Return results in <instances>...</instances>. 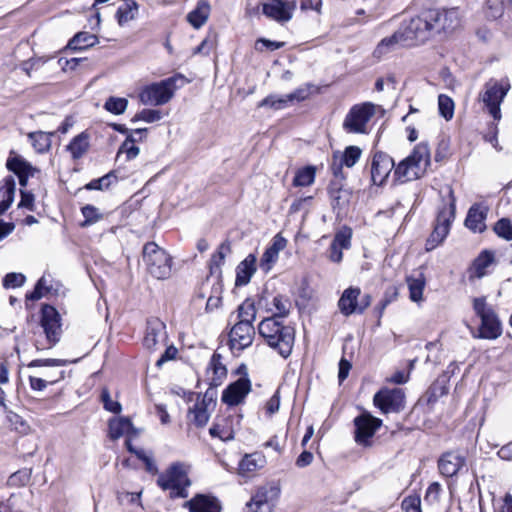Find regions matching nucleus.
<instances>
[{"instance_id": "obj_1", "label": "nucleus", "mask_w": 512, "mask_h": 512, "mask_svg": "<svg viewBox=\"0 0 512 512\" xmlns=\"http://www.w3.org/2000/svg\"><path fill=\"white\" fill-rule=\"evenodd\" d=\"M258 332L267 345L283 358L291 355L295 340L292 327L283 325L275 317H267L259 323Z\"/></svg>"}, {"instance_id": "obj_2", "label": "nucleus", "mask_w": 512, "mask_h": 512, "mask_svg": "<svg viewBox=\"0 0 512 512\" xmlns=\"http://www.w3.org/2000/svg\"><path fill=\"white\" fill-rule=\"evenodd\" d=\"M430 164V149L426 143H420L395 167L394 177L400 183L420 179L426 174Z\"/></svg>"}, {"instance_id": "obj_3", "label": "nucleus", "mask_w": 512, "mask_h": 512, "mask_svg": "<svg viewBox=\"0 0 512 512\" xmlns=\"http://www.w3.org/2000/svg\"><path fill=\"white\" fill-rule=\"evenodd\" d=\"M162 490H169L172 497H187V488L191 482L188 478V467L180 462L171 464L157 479Z\"/></svg>"}, {"instance_id": "obj_4", "label": "nucleus", "mask_w": 512, "mask_h": 512, "mask_svg": "<svg viewBox=\"0 0 512 512\" xmlns=\"http://www.w3.org/2000/svg\"><path fill=\"white\" fill-rule=\"evenodd\" d=\"M473 310L481 319L478 335L475 338L494 340L502 334V324L494 309L487 303L486 297L473 299Z\"/></svg>"}, {"instance_id": "obj_5", "label": "nucleus", "mask_w": 512, "mask_h": 512, "mask_svg": "<svg viewBox=\"0 0 512 512\" xmlns=\"http://www.w3.org/2000/svg\"><path fill=\"white\" fill-rule=\"evenodd\" d=\"M448 202L439 208L434 230L426 242V250L431 251L439 246L447 237L455 217V197L453 190L448 188Z\"/></svg>"}, {"instance_id": "obj_6", "label": "nucleus", "mask_w": 512, "mask_h": 512, "mask_svg": "<svg viewBox=\"0 0 512 512\" xmlns=\"http://www.w3.org/2000/svg\"><path fill=\"white\" fill-rule=\"evenodd\" d=\"M143 261L147 271L156 279H166L171 274L172 258L156 243L149 242L143 247Z\"/></svg>"}, {"instance_id": "obj_7", "label": "nucleus", "mask_w": 512, "mask_h": 512, "mask_svg": "<svg viewBox=\"0 0 512 512\" xmlns=\"http://www.w3.org/2000/svg\"><path fill=\"white\" fill-rule=\"evenodd\" d=\"M380 106L371 102L356 104L346 114L342 127L349 134H367L368 124Z\"/></svg>"}, {"instance_id": "obj_8", "label": "nucleus", "mask_w": 512, "mask_h": 512, "mask_svg": "<svg viewBox=\"0 0 512 512\" xmlns=\"http://www.w3.org/2000/svg\"><path fill=\"white\" fill-rule=\"evenodd\" d=\"M399 29L408 45L424 43L433 36L428 11L408 21H403Z\"/></svg>"}, {"instance_id": "obj_9", "label": "nucleus", "mask_w": 512, "mask_h": 512, "mask_svg": "<svg viewBox=\"0 0 512 512\" xmlns=\"http://www.w3.org/2000/svg\"><path fill=\"white\" fill-rule=\"evenodd\" d=\"M175 80L168 78L145 86L139 93V100L144 105L160 106L166 104L174 95Z\"/></svg>"}, {"instance_id": "obj_10", "label": "nucleus", "mask_w": 512, "mask_h": 512, "mask_svg": "<svg viewBox=\"0 0 512 512\" xmlns=\"http://www.w3.org/2000/svg\"><path fill=\"white\" fill-rule=\"evenodd\" d=\"M509 90L510 84L508 81H489L485 84L483 93L480 94L481 100L495 120L501 119L500 104Z\"/></svg>"}, {"instance_id": "obj_11", "label": "nucleus", "mask_w": 512, "mask_h": 512, "mask_svg": "<svg viewBox=\"0 0 512 512\" xmlns=\"http://www.w3.org/2000/svg\"><path fill=\"white\" fill-rule=\"evenodd\" d=\"M280 496V488L273 484L259 487L247 502L244 512H272Z\"/></svg>"}, {"instance_id": "obj_12", "label": "nucleus", "mask_w": 512, "mask_h": 512, "mask_svg": "<svg viewBox=\"0 0 512 512\" xmlns=\"http://www.w3.org/2000/svg\"><path fill=\"white\" fill-rule=\"evenodd\" d=\"M432 34L451 32L460 25V12L458 8L428 10Z\"/></svg>"}, {"instance_id": "obj_13", "label": "nucleus", "mask_w": 512, "mask_h": 512, "mask_svg": "<svg viewBox=\"0 0 512 512\" xmlns=\"http://www.w3.org/2000/svg\"><path fill=\"white\" fill-rule=\"evenodd\" d=\"M262 13L269 19L284 24L289 22L296 9L295 0H260Z\"/></svg>"}, {"instance_id": "obj_14", "label": "nucleus", "mask_w": 512, "mask_h": 512, "mask_svg": "<svg viewBox=\"0 0 512 512\" xmlns=\"http://www.w3.org/2000/svg\"><path fill=\"white\" fill-rule=\"evenodd\" d=\"M361 290L358 287H349L345 289L338 301V308L344 316H350L355 313H363L369 307L371 297L365 295L363 299L358 302Z\"/></svg>"}, {"instance_id": "obj_15", "label": "nucleus", "mask_w": 512, "mask_h": 512, "mask_svg": "<svg viewBox=\"0 0 512 512\" xmlns=\"http://www.w3.org/2000/svg\"><path fill=\"white\" fill-rule=\"evenodd\" d=\"M355 441L363 446H371V439L381 427L382 420L369 413H363L354 419Z\"/></svg>"}, {"instance_id": "obj_16", "label": "nucleus", "mask_w": 512, "mask_h": 512, "mask_svg": "<svg viewBox=\"0 0 512 512\" xmlns=\"http://www.w3.org/2000/svg\"><path fill=\"white\" fill-rule=\"evenodd\" d=\"M373 402L383 413L399 412L404 408L405 395L402 389H383L374 395Z\"/></svg>"}, {"instance_id": "obj_17", "label": "nucleus", "mask_w": 512, "mask_h": 512, "mask_svg": "<svg viewBox=\"0 0 512 512\" xmlns=\"http://www.w3.org/2000/svg\"><path fill=\"white\" fill-rule=\"evenodd\" d=\"M167 339L165 323L158 318L149 319L143 339L144 346L151 351L158 350L166 346Z\"/></svg>"}, {"instance_id": "obj_18", "label": "nucleus", "mask_w": 512, "mask_h": 512, "mask_svg": "<svg viewBox=\"0 0 512 512\" xmlns=\"http://www.w3.org/2000/svg\"><path fill=\"white\" fill-rule=\"evenodd\" d=\"M395 168L394 160L384 152H376L371 162V181L374 185H382Z\"/></svg>"}, {"instance_id": "obj_19", "label": "nucleus", "mask_w": 512, "mask_h": 512, "mask_svg": "<svg viewBox=\"0 0 512 512\" xmlns=\"http://www.w3.org/2000/svg\"><path fill=\"white\" fill-rule=\"evenodd\" d=\"M242 415L234 413L226 418L218 419L210 428L209 432L213 437H219L223 441L234 439L236 432L241 427Z\"/></svg>"}, {"instance_id": "obj_20", "label": "nucleus", "mask_w": 512, "mask_h": 512, "mask_svg": "<svg viewBox=\"0 0 512 512\" xmlns=\"http://www.w3.org/2000/svg\"><path fill=\"white\" fill-rule=\"evenodd\" d=\"M255 328L251 324L235 323L229 333V344L233 351H242L251 346Z\"/></svg>"}, {"instance_id": "obj_21", "label": "nucleus", "mask_w": 512, "mask_h": 512, "mask_svg": "<svg viewBox=\"0 0 512 512\" xmlns=\"http://www.w3.org/2000/svg\"><path fill=\"white\" fill-rule=\"evenodd\" d=\"M41 325L51 345L56 344L61 335L60 317L57 310L49 305L42 308Z\"/></svg>"}, {"instance_id": "obj_22", "label": "nucleus", "mask_w": 512, "mask_h": 512, "mask_svg": "<svg viewBox=\"0 0 512 512\" xmlns=\"http://www.w3.org/2000/svg\"><path fill=\"white\" fill-rule=\"evenodd\" d=\"M352 229L344 226L339 229L327 251V257L331 262L340 263L343 259V250L351 247Z\"/></svg>"}, {"instance_id": "obj_23", "label": "nucleus", "mask_w": 512, "mask_h": 512, "mask_svg": "<svg viewBox=\"0 0 512 512\" xmlns=\"http://www.w3.org/2000/svg\"><path fill=\"white\" fill-rule=\"evenodd\" d=\"M250 391V380L247 377H241L224 389L221 399L229 406H236L245 399Z\"/></svg>"}, {"instance_id": "obj_24", "label": "nucleus", "mask_w": 512, "mask_h": 512, "mask_svg": "<svg viewBox=\"0 0 512 512\" xmlns=\"http://www.w3.org/2000/svg\"><path fill=\"white\" fill-rule=\"evenodd\" d=\"M267 463L266 457L261 452L245 454L240 460L237 473L243 478H251Z\"/></svg>"}, {"instance_id": "obj_25", "label": "nucleus", "mask_w": 512, "mask_h": 512, "mask_svg": "<svg viewBox=\"0 0 512 512\" xmlns=\"http://www.w3.org/2000/svg\"><path fill=\"white\" fill-rule=\"evenodd\" d=\"M408 45L401 30L398 28L391 36L383 38L374 49L373 56L381 59L399 47Z\"/></svg>"}, {"instance_id": "obj_26", "label": "nucleus", "mask_w": 512, "mask_h": 512, "mask_svg": "<svg viewBox=\"0 0 512 512\" xmlns=\"http://www.w3.org/2000/svg\"><path fill=\"white\" fill-rule=\"evenodd\" d=\"M189 512H221L219 501L210 495L197 494L184 504Z\"/></svg>"}, {"instance_id": "obj_27", "label": "nucleus", "mask_w": 512, "mask_h": 512, "mask_svg": "<svg viewBox=\"0 0 512 512\" xmlns=\"http://www.w3.org/2000/svg\"><path fill=\"white\" fill-rule=\"evenodd\" d=\"M464 463L465 459L461 455L447 452L439 459L438 468L443 476L452 477L457 474Z\"/></svg>"}, {"instance_id": "obj_28", "label": "nucleus", "mask_w": 512, "mask_h": 512, "mask_svg": "<svg viewBox=\"0 0 512 512\" xmlns=\"http://www.w3.org/2000/svg\"><path fill=\"white\" fill-rule=\"evenodd\" d=\"M257 259L254 254H249L243 261H241L236 268V286L247 285L254 273L256 272Z\"/></svg>"}, {"instance_id": "obj_29", "label": "nucleus", "mask_w": 512, "mask_h": 512, "mask_svg": "<svg viewBox=\"0 0 512 512\" xmlns=\"http://www.w3.org/2000/svg\"><path fill=\"white\" fill-rule=\"evenodd\" d=\"M211 6L207 0H199L195 9L187 14L188 23L195 29L201 28L208 20Z\"/></svg>"}, {"instance_id": "obj_30", "label": "nucleus", "mask_w": 512, "mask_h": 512, "mask_svg": "<svg viewBox=\"0 0 512 512\" xmlns=\"http://www.w3.org/2000/svg\"><path fill=\"white\" fill-rule=\"evenodd\" d=\"M362 155V150L358 146H348L345 148L343 154L340 156V161L338 166H336V159L338 157L337 154H334V162L332 164V169L335 175L341 170V167L344 165L348 168L353 167Z\"/></svg>"}, {"instance_id": "obj_31", "label": "nucleus", "mask_w": 512, "mask_h": 512, "mask_svg": "<svg viewBox=\"0 0 512 512\" xmlns=\"http://www.w3.org/2000/svg\"><path fill=\"white\" fill-rule=\"evenodd\" d=\"M485 218L486 213L483 207L475 204L468 211L465 219V225L473 232H483L486 227L484 222Z\"/></svg>"}, {"instance_id": "obj_32", "label": "nucleus", "mask_w": 512, "mask_h": 512, "mask_svg": "<svg viewBox=\"0 0 512 512\" xmlns=\"http://www.w3.org/2000/svg\"><path fill=\"white\" fill-rule=\"evenodd\" d=\"M291 301L287 296L276 295L272 298L271 302L267 304L266 310L275 317L277 320L285 318L289 315L291 309Z\"/></svg>"}, {"instance_id": "obj_33", "label": "nucleus", "mask_w": 512, "mask_h": 512, "mask_svg": "<svg viewBox=\"0 0 512 512\" xmlns=\"http://www.w3.org/2000/svg\"><path fill=\"white\" fill-rule=\"evenodd\" d=\"M7 168L18 175L22 186L26 185V178L33 176L34 172H36L35 168L20 157L9 159L7 161Z\"/></svg>"}, {"instance_id": "obj_34", "label": "nucleus", "mask_w": 512, "mask_h": 512, "mask_svg": "<svg viewBox=\"0 0 512 512\" xmlns=\"http://www.w3.org/2000/svg\"><path fill=\"white\" fill-rule=\"evenodd\" d=\"M16 183L11 176L6 177L0 184V215L3 214L14 200Z\"/></svg>"}, {"instance_id": "obj_35", "label": "nucleus", "mask_w": 512, "mask_h": 512, "mask_svg": "<svg viewBox=\"0 0 512 512\" xmlns=\"http://www.w3.org/2000/svg\"><path fill=\"white\" fill-rule=\"evenodd\" d=\"M139 5L135 0H123L116 11V19L120 26L134 20L138 15Z\"/></svg>"}, {"instance_id": "obj_36", "label": "nucleus", "mask_w": 512, "mask_h": 512, "mask_svg": "<svg viewBox=\"0 0 512 512\" xmlns=\"http://www.w3.org/2000/svg\"><path fill=\"white\" fill-rule=\"evenodd\" d=\"M409 297L413 302H419L423 297V290L426 285V278L422 271L407 277Z\"/></svg>"}, {"instance_id": "obj_37", "label": "nucleus", "mask_w": 512, "mask_h": 512, "mask_svg": "<svg viewBox=\"0 0 512 512\" xmlns=\"http://www.w3.org/2000/svg\"><path fill=\"white\" fill-rule=\"evenodd\" d=\"M328 193L334 209H342L349 203L351 198V192L344 189L338 182H332L330 184Z\"/></svg>"}, {"instance_id": "obj_38", "label": "nucleus", "mask_w": 512, "mask_h": 512, "mask_svg": "<svg viewBox=\"0 0 512 512\" xmlns=\"http://www.w3.org/2000/svg\"><path fill=\"white\" fill-rule=\"evenodd\" d=\"M136 435L132 423L127 418H114L109 422V435L112 439H118L124 435Z\"/></svg>"}, {"instance_id": "obj_39", "label": "nucleus", "mask_w": 512, "mask_h": 512, "mask_svg": "<svg viewBox=\"0 0 512 512\" xmlns=\"http://www.w3.org/2000/svg\"><path fill=\"white\" fill-rule=\"evenodd\" d=\"M54 135V132H43L36 131L28 134L31 143L38 153L48 152L51 148V137Z\"/></svg>"}, {"instance_id": "obj_40", "label": "nucleus", "mask_w": 512, "mask_h": 512, "mask_svg": "<svg viewBox=\"0 0 512 512\" xmlns=\"http://www.w3.org/2000/svg\"><path fill=\"white\" fill-rule=\"evenodd\" d=\"M89 148L88 135L81 133L74 137L70 144L67 146L68 151L71 153L74 159L81 158Z\"/></svg>"}, {"instance_id": "obj_41", "label": "nucleus", "mask_w": 512, "mask_h": 512, "mask_svg": "<svg viewBox=\"0 0 512 512\" xmlns=\"http://www.w3.org/2000/svg\"><path fill=\"white\" fill-rule=\"evenodd\" d=\"M494 256L489 251L482 252L473 262L472 273L477 278L486 275V269L493 263Z\"/></svg>"}, {"instance_id": "obj_42", "label": "nucleus", "mask_w": 512, "mask_h": 512, "mask_svg": "<svg viewBox=\"0 0 512 512\" xmlns=\"http://www.w3.org/2000/svg\"><path fill=\"white\" fill-rule=\"evenodd\" d=\"M98 43L97 36L88 32L76 34L69 42V47L75 50H83Z\"/></svg>"}, {"instance_id": "obj_43", "label": "nucleus", "mask_w": 512, "mask_h": 512, "mask_svg": "<svg viewBox=\"0 0 512 512\" xmlns=\"http://www.w3.org/2000/svg\"><path fill=\"white\" fill-rule=\"evenodd\" d=\"M189 414L192 416L193 423L198 427L205 426L210 418V414L204 400L195 403L190 409Z\"/></svg>"}, {"instance_id": "obj_44", "label": "nucleus", "mask_w": 512, "mask_h": 512, "mask_svg": "<svg viewBox=\"0 0 512 512\" xmlns=\"http://www.w3.org/2000/svg\"><path fill=\"white\" fill-rule=\"evenodd\" d=\"M237 319L236 323H244L251 324L256 319V309L255 305L250 300H245L237 309Z\"/></svg>"}, {"instance_id": "obj_45", "label": "nucleus", "mask_w": 512, "mask_h": 512, "mask_svg": "<svg viewBox=\"0 0 512 512\" xmlns=\"http://www.w3.org/2000/svg\"><path fill=\"white\" fill-rule=\"evenodd\" d=\"M315 168L313 166H306L299 169L293 179V185L296 187H306L314 183Z\"/></svg>"}, {"instance_id": "obj_46", "label": "nucleus", "mask_w": 512, "mask_h": 512, "mask_svg": "<svg viewBox=\"0 0 512 512\" xmlns=\"http://www.w3.org/2000/svg\"><path fill=\"white\" fill-rule=\"evenodd\" d=\"M127 106H128V100L126 98L114 97V96L109 97L104 104V108L108 112L115 114V115L123 114L125 112V110L127 109Z\"/></svg>"}, {"instance_id": "obj_47", "label": "nucleus", "mask_w": 512, "mask_h": 512, "mask_svg": "<svg viewBox=\"0 0 512 512\" xmlns=\"http://www.w3.org/2000/svg\"><path fill=\"white\" fill-rule=\"evenodd\" d=\"M209 368L213 372V382L217 384L221 382L227 374V370L225 365L221 361V356L219 354H214L211 358Z\"/></svg>"}, {"instance_id": "obj_48", "label": "nucleus", "mask_w": 512, "mask_h": 512, "mask_svg": "<svg viewBox=\"0 0 512 512\" xmlns=\"http://www.w3.org/2000/svg\"><path fill=\"white\" fill-rule=\"evenodd\" d=\"M484 9L487 18L496 20L504 13V0H486Z\"/></svg>"}, {"instance_id": "obj_49", "label": "nucleus", "mask_w": 512, "mask_h": 512, "mask_svg": "<svg viewBox=\"0 0 512 512\" xmlns=\"http://www.w3.org/2000/svg\"><path fill=\"white\" fill-rule=\"evenodd\" d=\"M10 427L20 434H27L30 430L29 424L18 414L8 411L6 415Z\"/></svg>"}, {"instance_id": "obj_50", "label": "nucleus", "mask_w": 512, "mask_h": 512, "mask_svg": "<svg viewBox=\"0 0 512 512\" xmlns=\"http://www.w3.org/2000/svg\"><path fill=\"white\" fill-rule=\"evenodd\" d=\"M438 108L439 113L442 117H444L446 120H450L453 118L454 115V102L453 100L445 95L440 94L438 97Z\"/></svg>"}, {"instance_id": "obj_51", "label": "nucleus", "mask_w": 512, "mask_h": 512, "mask_svg": "<svg viewBox=\"0 0 512 512\" xmlns=\"http://www.w3.org/2000/svg\"><path fill=\"white\" fill-rule=\"evenodd\" d=\"M222 302V286L217 283L213 286L212 293L208 297L205 305L206 312L210 313L218 309Z\"/></svg>"}, {"instance_id": "obj_52", "label": "nucleus", "mask_w": 512, "mask_h": 512, "mask_svg": "<svg viewBox=\"0 0 512 512\" xmlns=\"http://www.w3.org/2000/svg\"><path fill=\"white\" fill-rule=\"evenodd\" d=\"M231 253V246L229 242H223L218 250L212 255L211 258V269L214 267L219 268L224 262L227 255Z\"/></svg>"}, {"instance_id": "obj_53", "label": "nucleus", "mask_w": 512, "mask_h": 512, "mask_svg": "<svg viewBox=\"0 0 512 512\" xmlns=\"http://www.w3.org/2000/svg\"><path fill=\"white\" fill-rule=\"evenodd\" d=\"M82 215L85 218L82 226H89L98 222L102 218V214L98 208L93 205H86L81 209Z\"/></svg>"}, {"instance_id": "obj_54", "label": "nucleus", "mask_w": 512, "mask_h": 512, "mask_svg": "<svg viewBox=\"0 0 512 512\" xmlns=\"http://www.w3.org/2000/svg\"><path fill=\"white\" fill-rule=\"evenodd\" d=\"M495 233L506 240H512V223L507 218L498 220L494 226Z\"/></svg>"}, {"instance_id": "obj_55", "label": "nucleus", "mask_w": 512, "mask_h": 512, "mask_svg": "<svg viewBox=\"0 0 512 512\" xmlns=\"http://www.w3.org/2000/svg\"><path fill=\"white\" fill-rule=\"evenodd\" d=\"M63 378V372H59V375L53 379H43L39 377H29L30 387L35 391H43L48 384H54Z\"/></svg>"}, {"instance_id": "obj_56", "label": "nucleus", "mask_w": 512, "mask_h": 512, "mask_svg": "<svg viewBox=\"0 0 512 512\" xmlns=\"http://www.w3.org/2000/svg\"><path fill=\"white\" fill-rule=\"evenodd\" d=\"M278 257H279V254H277L274 250H272L270 247H268L262 255V258L260 261V268L265 273H268L272 269V266L278 260Z\"/></svg>"}, {"instance_id": "obj_57", "label": "nucleus", "mask_w": 512, "mask_h": 512, "mask_svg": "<svg viewBox=\"0 0 512 512\" xmlns=\"http://www.w3.org/2000/svg\"><path fill=\"white\" fill-rule=\"evenodd\" d=\"M136 141L135 138H133V135H130L122 144L118 154L120 153H126L127 159L131 160L136 158L139 155V147H137L134 142Z\"/></svg>"}, {"instance_id": "obj_58", "label": "nucleus", "mask_w": 512, "mask_h": 512, "mask_svg": "<svg viewBox=\"0 0 512 512\" xmlns=\"http://www.w3.org/2000/svg\"><path fill=\"white\" fill-rule=\"evenodd\" d=\"M288 103V99L286 96H276V95H270L266 98H264L260 103L259 107H268L272 109H281L286 106Z\"/></svg>"}, {"instance_id": "obj_59", "label": "nucleus", "mask_w": 512, "mask_h": 512, "mask_svg": "<svg viewBox=\"0 0 512 512\" xmlns=\"http://www.w3.org/2000/svg\"><path fill=\"white\" fill-rule=\"evenodd\" d=\"M161 117V112L159 110L143 109L134 116L133 121L141 120L147 123H153L159 121Z\"/></svg>"}, {"instance_id": "obj_60", "label": "nucleus", "mask_w": 512, "mask_h": 512, "mask_svg": "<svg viewBox=\"0 0 512 512\" xmlns=\"http://www.w3.org/2000/svg\"><path fill=\"white\" fill-rule=\"evenodd\" d=\"M26 280L22 273H8L3 279V286L5 288L21 287Z\"/></svg>"}, {"instance_id": "obj_61", "label": "nucleus", "mask_w": 512, "mask_h": 512, "mask_svg": "<svg viewBox=\"0 0 512 512\" xmlns=\"http://www.w3.org/2000/svg\"><path fill=\"white\" fill-rule=\"evenodd\" d=\"M50 291V287L48 286V281L45 276H42L36 286L34 291L29 295V299L31 300H39L41 299L45 293Z\"/></svg>"}, {"instance_id": "obj_62", "label": "nucleus", "mask_w": 512, "mask_h": 512, "mask_svg": "<svg viewBox=\"0 0 512 512\" xmlns=\"http://www.w3.org/2000/svg\"><path fill=\"white\" fill-rule=\"evenodd\" d=\"M110 178H111V175L110 174H107L101 178H98V179H94L92 180L91 182H89L87 185H86V188L89 189V190H103V189H107L109 186H110Z\"/></svg>"}, {"instance_id": "obj_63", "label": "nucleus", "mask_w": 512, "mask_h": 512, "mask_svg": "<svg viewBox=\"0 0 512 512\" xmlns=\"http://www.w3.org/2000/svg\"><path fill=\"white\" fill-rule=\"evenodd\" d=\"M280 407V396L279 392H275V394L266 402L265 411L268 416H272L275 414Z\"/></svg>"}, {"instance_id": "obj_64", "label": "nucleus", "mask_w": 512, "mask_h": 512, "mask_svg": "<svg viewBox=\"0 0 512 512\" xmlns=\"http://www.w3.org/2000/svg\"><path fill=\"white\" fill-rule=\"evenodd\" d=\"M420 502L418 497H407L403 500L402 506L406 512H421Z\"/></svg>"}]
</instances>
